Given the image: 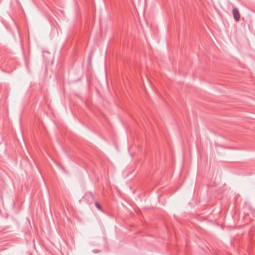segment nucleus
<instances>
[{"instance_id":"f03ea898","label":"nucleus","mask_w":255,"mask_h":255,"mask_svg":"<svg viewBox=\"0 0 255 255\" xmlns=\"http://www.w3.org/2000/svg\"><path fill=\"white\" fill-rule=\"evenodd\" d=\"M95 205H96V207L98 209H101V207H100V205L98 203H96Z\"/></svg>"},{"instance_id":"f257e3e1","label":"nucleus","mask_w":255,"mask_h":255,"mask_svg":"<svg viewBox=\"0 0 255 255\" xmlns=\"http://www.w3.org/2000/svg\"><path fill=\"white\" fill-rule=\"evenodd\" d=\"M233 14L234 18L237 21H238L240 18V14L237 8H234L233 9Z\"/></svg>"}]
</instances>
